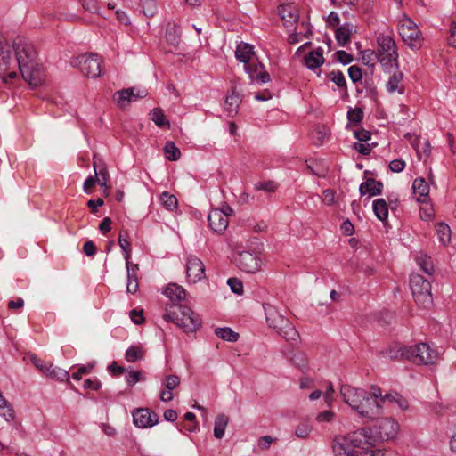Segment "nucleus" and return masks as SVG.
I'll list each match as a JSON object with an SVG mask.
<instances>
[{"instance_id":"nucleus-10","label":"nucleus","mask_w":456,"mask_h":456,"mask_svg":"<svg viewBox=\"0 0 456 456\" xmlns=\"http://www.w3.org/2000/svg\"><path fill=\"white\" fill-rule=\"evenodd\" d=\"M371 393L373 400H376L380 406V415L383 413V408L386 405L396 406L402 411H406L409 408L408 401L397 393H389L383 395L381 389L377 386H371Z\"/></svg>"},{"instance_id":"nucleus-42","label":"nucleus","mask_w":456,"mask_h":456,"mask_svg":"<svg viewBox=\"0 0 456 456\" xmlns=\"http://www.w3.org/2000/svg\"><path fill=\"white\" fill-rule=\"evenodd\" d=\"M143 357V351L141 346H132L126 352V360L128 362H134Z\"/></svg>"},{"instance_id":"nucleus-14","label":"nucleus","mask_w":456,"mask_h":456,"mask_svg":"<svg viewBox=\"0 0 456 456\" xmlns=\"http://www.w3.org/2000/svg\"><path fill=\"white\" fill-rule=\"evenodd\" d=\"M398 430V423L390 418L382 419L376 425V436L381 440H390L395 438Z\"/></svg>"},{"instance_id":"nucleus-38","label":"nucleus","mask_w":456,"mask_h":456,"mask_svg":"<svg viewBox=\"0 0 456 456\" xmlns=\"http://www.w3.org/2000/svg\"><path fill=\"white\" fill-rule=\"evenodd\" d=\"M161 204L169 211H174L178 207L177 199L175 196L167 191H164L160 195Z\"/></svg>"},{"instance_id":"nucleus-33","label":"nucleus","mask_w":456,"mask_h":456,"mask_svg":"<svg viewBox=\"0 0 456 456\" xmlns=\"http://www.w3.org/2000/svg\"><path fill=\"white\" fill-rule=\"evenodd\" d=\"M116 94L118 95L117 104L120 109L126 108L133 102V91L128 90V88L120 90Z\"/></svg>"},{"instance_id":"nucleus-22","label":"nucleus","mask_w":456,"mask_h":456,"mask_svg":"<svg viewBox=\"0 0 456 456\" xmlns=\"http://www.w3.org/2000/svg\"><path fill=\"white\" fill-rule=\"evenodd\" d=\"M304 60L305 66L309 69H315L321 67L324 63L322 49L318 47L317 49L311 51L305 56Z\"/></svg>"},{"instance_id":"nucleus-16","label":"nucleus","mask_w":456,"mask_h":456,"mask_svg":"<svg viewBox=\"0 0 456 456\" xmlns=\"http://www.w3.org/2000/svg\"><path fill=\"white\" fill-rule=\"evenodd\" d=\"M228 212L220 209H212L208 216L209 227L216 233H223L228 227Z\"/></svg>"},{"instance_id":"nucleus-43","label":"nucleus","mask_w":456,"mask_h":456,"mask_svg":"<svg viewBox=\"0 0 456 456\" xmlns=\"http://www.w3.org/2000/svg\"><path fill=\"white\" fill-rule=\"evenodd\" d=\"M313 431L312 425L307 422H301L296 428L295 434L298 438L305 439L309 437L310 434Z\"/></svg>"},{"instance_id":"nucleus-1","label":"nucleus","mask_w":456,"mask_h":456,"mask_svg":"<svg viewBox=\"0 0 456 456\" xmlns=\"http://www.w3.org/2000/svg\"><path fill=\"white\" fill-rule=\"evenodd\" d=\"M12 48L23 79L31 87L43 85L45 76L34 45L28 39L19 36L13 39Z\"/></svg>"},{"instance_id":"nucleus-49","label":"nucleus","mask_w":456,"mask_h":456,"mask_svg":"<svg viewBox=\"0 0 456 456\" xmlns=\"http://www.w3.org/2000/svg\"><path fill=\"white\" fill-rule=\"evenodd\" d=\"M362 116H363L362 110L359 108L351 109L347 112V118H348L349 122L354 123V124L360 123L362 119Z\"/></svg>"},{"instance_id":"nucleus-17","label":"nucleus","mask_w":456,"mask_h":456,"mask_svg":"<svg viewBox=\"0 0 456 456\" xmlns=\"http://www.w3.org/2000/svg\"><path fill=\"white\" fill-rule=\"evenodd\" d=\"M279 14L286 27H291L297 23L299 14L297 6L293 4H282L279 8Z\"/></svg>"},{"instance_id":"nucleus-12","label":"nucleus","mask_w":456,"mask_h":456,"mask_svg":"<svg viewBox=\"0 0 456 456\" xmlns=\"http://www.w3.org/2000/svg\"><path fill=\"white\" fill-rule=\"evenodd\" d=\"M79 65L81 72L88 77H98L101 74V61L96 54H83L72 63Z\"/></svg>"},{"instance_id":"nucleus-47","label":"nucleus","mask_w":456,"mask_h":456,"mask_svg":"<svg viewBox=\"0 0 456 456\" xmlns=\"http://www.w3.org/2000/svg\"><path fill=\"white\" fill-rule=\"evenodd\" d=\"M278 188V185L273 181L260 182L255 184L256 191H265L267 192H274Z\"/></svg>"},{"instance_id":"nucleus-27","label":"nucleus","mask_w":456,"mask_h":456,"mask_svg":"<svg viewBox=\"0 0 456 456\" xmlns=\"http://www.w3.org/2000/svg\"><path fill=\"white\" fill-rule=\"evenodd\" d=\"M229 423V418L225 414H219L215 419L214 436L216 439H222L224 436L226 427Z\"/></svg>"},{"instance_id":"nucleus-59","label":"nucleus","mask_w":456,"mask_h":456,"mask_svg":"<svg viewBox=\"0 0 456 456\" xmlns=\"http://www.w3.org/2000/svg\"><path fill=\"white\" fill-rule=\"evenodd\" d=\"M31 361L34 363V365L45 375H47V372L50 369V365H47L42 360L37 358V356L33 355L31 356Z\"/></svg>"},{"instance_id":"nucleus-5","label":"nucleus","mask_w":456,"mask_h":456,"mask_svg":"<svg viewBox=\"0 0 456 456\" xmlns=\"http://www.w3.org/2000/svg\"><path fill=\"white\" fill-rule=\"evenodd\" d=\"M377 59L386 70L398 69V52L391 34L380 33L377 36Z\"/></svg>"},{"instance_id":"nucleus-4","label":"nucleus","mask_w":456,"mask_h":456,"mask_svg":"<svg viewBox=\"0 0 456 456\" xmlns=\"http://www.w3.org/2000/svg\"><path fill=\"white\" fill-rule=\"evenodd\" d=\"M263 308L266 323L270 329L274 330L288 341H297L298 339L299 334L294 325L275 305L266 302L263 304Z\"/></svg>"},{"instance_id":"nucleus-54","label":"nucleus","mask_w":456,"mask_h":456,"mask_svg":"<svg viewBox=\"0 0 456 456\" xmlns=\"http://www.w3.org/2000/svg\"><path fill=\"white\" fill-rule=\"evenodd\" d=\"M329 77L339 87H342L346 85V79L344 74L341 71H331L329 74Z\"/></svg>"},{"instance_id":"nucleus-34","label":"nucleus","mask_w":456,"mask_h":456,"mask_svg":"<svg viewBox=\"0 0 456 456\" xmlns=\"http://www.w3.org/2000/svg\"><path fill=\"white\" fill-rule=\"evenodd\" d=\"M151 118L155 123V125L159 127L167 126L169 128V122L167 120L166 116L163 110L159 108L153 109L151 113Z\"/></svg>"},{"instance_id":"nucleus-50","label":"nucleus","mask_w":456,"mask_h":456,"mask_svg":"<svg viewBox=\"0 0 456 456\" xmlns=\"http://www.w3.org/2000/svg\"><path fill=\"white\" fill-rule=\"evenodd\" d=\"M164 385L165 388L172 391L180 385V378L177 375H167Z\"/></svg>"},{"instance_id":"nucleus-25","label":"nucleus","mask_w":456,"mask_h":456,"mask_svg":"<svg viewBox=\"0 0 456 456\" xmlns=\"http://www.w3.org/2000/svg\"><path fill=\"white\" fill-rule=\"evenodd\" d=\"M403 78V74L401 71L395 72L388 79L386 85V88L389 93H395L398 91L399 94H403V87L401 82Z\"/></svg>"},{"instance_id":"nucleus-31","label":"nucleus","mask_w":456,"mask_h":456,"mask_svg":"<svg viewBox=\"0 0 456 456\" xmlns=\"http://www.w3.org/2000/svg\"><path fill=\"white\" fill-rule=\"evenodd\" d=\"M439 241L445 245L451 240V229L448 224L439 223L435 226Z\"/></svg>"},{"instance_id":"nucleus-63","label":"nucleus","mask_w":456,"mask_h":456,"mask_svg":"<svg viewBox=\"0 0 456 456\" xmlns=\"http://www.w3.org/2000/svg\"><path fill=\"white\" fill-rule=\"evenodd\" d=\"M448 45L456 48V23L452 22L449 28Z\"/></svg>"},{"instance_id":"nucleus-9","label":"nucleus","mask_w":456,"mask_h":456,"mask_svg":"<svg viewBox=\"0 0 456 456\" xmlns=\"http://www.w3.org/2000/svg\"><path fill=\"white\" fill-rule=\"evenodd\" d=\"M405 352L408 354L407 360L419 365L433 364L439 357L438 352L432 349L427 343H419L409 346V349Z\"/></svg>"},{"instance_id":"nucleus-56","label":"nucleus","mask_w":456,"mask_h":456,"mask_svg":"<svg viewBox=\"0 0 456 456\" xmlns=\"http://www.w3.org/2000/svg\"><path fill=\"white\" fill-rule=\"evenodd\" d=\"M340 22V19H339V16L337 12H331L327 19H326V25L328 28H336L337 26H338Z\"/></svg>"},{"instance_id":"nucleus-28","label":"nucleus","mask_w":456,"mask_h":456,"mask_svg":"<svg viewBox=\"0 0 456 456\" xmlns=\"http://www.w3.org/2000/svg\"><path fill=\"white\" fill-rule=\"evenodd\" d=\"M375 216L380 221H385L388 216V206L384 199H377L372 203Z\"/></svg>"},{"instance_id":"nucleus-36","label":"nucleus","mask_w":456,"mask_h":456,"mask_svg":"<svg viewBox=\"0 0 456 456\" xmlns=\"http://www.w3.org/2000/svg\"><path fill=\"white\" fill-rule=\"evenodd\" d=\"M118 244L124 252V258L128 261L131 256V244L128 240V233L126 231H121L118 236Z\"/></svg>"},{"instance_id":"nucleus-48","label":"nucleus","mask_w":456,"mask_h":456,"mask_svg":"<svg viewBox=\"0 0 456 456\" xmlns=\"http://www.w3.org/2000/svg\"><path fill=\"white\" fill-rule=\"evenodd\" d=\"M264 66L261 63H252V64H245L244 69L248 74L251 80H256V76L258 74L259 70H262Z\"/></svg>"},{"instance_id":"nucleus-35","label":"nucleus","mask_w":456,"mask_h":456,"mask_svg":"<svg viewBox=\"0 0 456 456\" xmlns=\"http://www.w3.org/2000/svg\"><path fill=\"white\" fill-rule=\"evenodd\" d=\"M215 334L222 338L223 340L229 342H235L239 338V334L234 332L231 328H216L215 330Z\"/></svg>"},{"instance_id":"nucleus-39","label":"nucleus","mask_w":456,"mask_h":456,"mask_svg":"<svg viewBox=\"0 0 456 456\" xmlns=\"http://www.w3.org/2000/svg\"><path fill=\"white\" fill-rule=\"evenodd\" d=\"M12 62L11 47L0 51V76L8 70Z\"/></svg>"},{"instance_id":"nucleus-21","label":"nucleus","mask_w":456,"mask_h":456,"mask_svg":"<svg viewBox=\"0 0 456 456\" xmlns=\"http://www.w3.org/2000/svg\"><path fill=\"white\" fill-rule=\"evenodd\" d=\"M241 98L240 94L236 92L235 88H232L224 102V110L230 117H233L237 114Z\"/></svg>"},{"instance_id":"nucleus-3","label":"nucleus","mask_w":456,"mask_h":456,"mask_svg":"<svg viewBox=\"0 0 456 456\" xmlns=\"http://www.w3.org/2000/svg\"><path fill=\"white\" fill-rule=\"evenodd\" d=\"M343 401L360 416L374 419L380 415V406L373 400L371 387L369 391L344 384L340 387Z\"/></svg>"},{"instance_id":"nucleus-52","label":"nucleus","mask_w":456,"mask_h":456,"mask_svg":"<svg viewBox=\"0 0 456 456\" xmlns=\"http://www.w3.org/2000/svg\"><path fill=\"white\" fill-rule=\"evenodd\" d=\"M335 413L331 411H324L318 413L315 417V420L319 423H329L333 420Z\"/></svg>"},{"instance_id":"nucleus-61","label":"nucleus","mask_w":456,"mask_h":456,"mask_svg":"<svg viewBox=\"0 0 456 456\" xmlns=\"http://www.w3.org/2000/svg\"><path fill=\"white\" fill-rule=\"evenodd\" d=\"M322 202L328 206L335 203V191L332 190H325L322 192Z\"/></svg>"},{"instance_id":"nucleus-8","label":"nucleus","mask_w":456,"mask_h":456,"mask_svg":"<svg viewBox=\"0 0 456 456\" xmlns=\"http://www.w3.org/2000/svg\"><path fill=\"white\" fill-rule=\"evenodd\" d=\"M399 34L403 41L412 50L422 46L423 37L417 24L408 17H403L399 23Z\"/></svg>"},{"instance_id":"nucleus-46","label":"nucleus","mask_w":456,"mask_h":456,"mask_svg":"<svg viewBox=\"0 0 456 456\" xmlns=\"http://www.w3.org/2000/svg\"><path fill=\"white\" fill-rule=\"evenodd\" d=\"M227 284L229 285L231 290L237 294V295H242L243 294V284L240 280L237 278H229L227 280Z\"/></svg>"},{"instance_id":"nucleus-19","label":"nucleus","mask_w":456,"mask_h":456,"mask_svg":"<svg viewBox=\"0 0 456 456\" xmlns=\"http://www.w3.org/2000/svg\"><path fill=\"white\" fill-rule=\"evenodd\" d=\"M412 191L418 202L427 203L429 193V186L424 178L419 177L413 181Z\"/></svg>"},{"instance_id":"nucleus-44","label":"nucleus","mask_w":456,"mask_h":456,"mask_svg":"<svg viewBox=\"0 0 456 456\" xmlns=\"http://www.w3.org/2000/svg\"><path fill=\"white\" fill-rule=\"evenodd\" d=\"M360 59L364 65L373 66L374 61L377 59V53L371 49H366L360 52Z\"/></svg>"},{"instance_id":"nucleus-55","label":"nucleus","mask_w":456,"mask_h":456,"mask_svg":"<svg viewBox=\"0 0 456 456\" xmlns=\"http://www.w3.org/2000/svg\"><path fill=\"white\" fill-rule=\"evenodd\" d=\"M348 76L354 83L359 82L362 77V70L357 66H350L348 69Z\"/></svg>"},{"instance_id":"nucleus-32","label":"nucleus","mask_w":456,"mask_h":456,"mask_svg":"<svg viewBox=\"0 0 456 456\" xmlns=\"http://www.w3.org/2000/svg\"><path fill=\"white\" fill-rule=\"evenodd\" d=\"M46 376L61 382L69 381V374L66 370L56 366L53 367L52 364L50 365V369Z\"/></svg>"},{"instance_id":"nucleus-60","label":"nucleus","mask_w":456,"mask_h":456,"mask_svg":"<svg viewBox=\"0 0 456 456\" xmlns=\"http://www.w3.org/2000/svg\"><path fill=\"white\" fill-rule=\"evenodd\" d=\"M141 372L135 370H130L126 375V380L130 386H134L140 380Z\"/></svg>"},{"instance_id":"nucleus-58","label":"nucleus","mask_w":456,"mask_h":456,"mask_svg":"<svg viewBox=\"0 0 456 456\" xmlns=\"http://www.w3.org/2000/svg\"><path fill=\"white\" fill-rule=\"evenodd\" d=\"M354 147L358 152H360L363 155L370 154L371 151V146L370 143H368V142H354Z\"/></svg>"},{"instance_id":"nucleus-2","label":"nucleus","mask_w":456,"mask_h":456,"mask_svg":"<svg viewBox=\"0 0 456 456\" xmlns=\"http://www.w3.org/2000/svg\"><path fill=\"white\" fill-rule=\"evenodd\" d=\"M370 432L362 428L346 436H336L331 442L335 456H383V452L375 448Z\"/></svg>"},{"instance_id":"nucleus-23","label":"nucleus","mask_w":456,"mask_h":456,"mask_svg":"<svg viewBox=\"0 0 456 456\" xmlns=\"http://www.w3.org/2000/svg\"><path fill=\"white\" fill-rule=\"evenodd\" d=\"M164 294L174 303H179L186 297L185 289L176 283L168 284L164 290Z\"/></svg>"},{"instance_id":"nucleus-6","label":"nucleus","mask_w":456,"mask_h":456,"mask_svg":"<svg viewBox=\"0 0 456 456\" xmlns=\"http://www.w3.org/2000/svg\"><path fill=\"white\" fill-rule=\"evenodd\" d=\"M164 319L174 322L184 332H193L200 324L195 313L191 308L181 305L171 306L164 314Z\"/></svg>"},{"instance_id":"nucleus-40","label":"nucleus","mask_w":456,"mask_h":456,"mask_svg":"<svg viewBox=\"0 0 456 456\" xmlns=\"http://www.w3.org/2000/svg\"><path fill=\"white\" fill-rule=\"evenodd\" d=\"M166 38L171 45H178L180 41V29L175 24H168L166 30Z\"/></svg>"},{"instance_id":"nucleus-57","label":"nucleus","mask_w":456,"mask_h":456,"mask_svg":"<svg viewBox=\"0 0 456 456\" xmlns=\"http://www.w3.org/2000/svg\"><path fill=\"white\" fill-rule=\"evenodd\" d=\"M405 161L402 159H394L389 163V168L391 171L399 173L405 168Z\"/></svg>"},{"instance_id":"nucleus-11","label":"nucleus","mask_w":456,"mask_h":456,"mask_svg":"<svg viewBox=\"0 0 456 456\" xmlns=\"http://www.w3.org/2000/svg\"><path fill=\"white\" fill-rule=\"evenodd\" d=\"M236 264L240 270L256 273L261 270L263 259L258 253L245 250L238 254Z\"/></svg>"},{"instance_id":"nucleus-64","label":"nucleus","mask_w":456,"mask_h":456,"mask_svg":"<svg viewBox=\"0 0 456 456\" xmlns=\"http://www.w3.org/2000/svg\"><path fill=\"white\" fill-rule=\"evenodd\" d=\"M273 442V438L270 436H264L260 437L257 441V446L261 450H266L270 447L271 444Z\"/></svg>"},{"instance_id":"nucleus-30","label":"nucleus","mask_w":456,"mask_h":456,"mask_svg":"<svg viewBox=\"0 0 456 456\" xmlns=\"http://www.w3.org/2000/svg\"><path fill=\"white\" fill-rule=\"evenodd\" d=\"M290 362L301 371H305L308 370V358L305 353L304 352L297 351L293 353V354L290 357Z\"/></svg>"},{"instance_id":"nucleus-13","label":"nucleus","mask_w":456,"mask_h":456,"mask_svg":"<svg viewBox=\"0 0 456 456\" xmlns=\"http://www.w3.org/2000/svg\"><path fill=\"white\" fill-rule=\"evenodd\" d=\"M186 275L189 282L196 283L205 278V265L196 256L186 258Z\"/></svg>"},{"instance_id":"nucleus-18","label":"nucleus","mask_w":456,"mask_h":456,"mask_svg":"<svg viewBox=\"0 0 456 456\" xmlns=\"http://www.w3.org/2000/svg\"><path fill=\"white\" fill-rule=\"evenodd\" d=\"M356 33V26L353 23H345L335 30V37L339 46H344L350 42L351 36Z\"/></svg>"},{"instance_id":"nucleus-41","label":"nucleus","mask_w":456,"mask_h":456,"mask_svg":"<svg viewBox=\"0 0 456 456\" xmlns=\"http://www.w3.org/2000/svg\"><path fill=\"white\" fill-rule=\"evenodd\" d=\"M417 263L427 274L430 275L433 273L434 266L430 256H428L426 254L420 253L417 256Z\"/></svg>"},{"instance_id":"nucleus-29","label":"nucleus","mask_w":456,"mask_h":456,"mask_svg":"<svg viewBox=\"0 0 456 456\" xmlns=\"http://www.w3.org/2000/svg\"><path fill=\"white\" fill-rule=\"evenodd\" d=\"M97 161H98V158H97L96 154H94V158H93V167H94V173H95L94 176L97 179V183L102 187H106L108 177H109L107 168L105 167H99Z\"/></svg>"},{"instance_id":"nucleus-53","label":"nucleus","mask_w":456,"mask_h":456,"mask_svg":"<svg viewBox=\"0 0 456 456\" xmlns=\"http://www.w3.org/2000/svg\"><path fill=\"white\" fill-rule=\"evenodd\" d=\"M94 368V363H89L87 364L86 366L85 365H82L78 368L77 371V372H74L72 374V378L76 380H80L82 379V376L84 374H88L90 373L93 369Z\"/></svg>"},{"instance_id":"nucleus-24","label":"nucleus","mask_w":456,"mask_h":456,"mask_svg":"<svg viewBox=\"0 0 456 456\" xmlns=\"http://www.w3.org/2000/svg\"><path fill=\"white\" fill-rule=\"evenodd\" d=\"M254 47L253 45L241 42L237 45L236 51H235V56L237 60L243 62L244 65L248 64L250 61L252 55L254 54L253 51Z\"/></svg>"},{"instance_id":"nucleus-15","label":"nucleus","mask_w":456,"mask_h":456,"mask_svg":"<svg viewBox=\"0 0 456 456\" xmlns=\"http://www.w3.org/2000/svg\"><path fill=\"white\" fill-rule=\"evenodd\" d=\"M133 419L136 427L146 428L156 425L159 422V416L147 408H139L133 411Z\"/></svg>"},{"instance_id":"nucleus-26","label":"nucleus","mask_w":456,"mask_h":456,"mask_svg":"<svg viewBox=\"0 0 456 456\" xmlns=\"http://www.w3.org/2000/svg\"><path fill=\"white\" fill-rule=\"evenodd\" d=\"M409 349V346H403L401 344H393L385 351V356L393 360L397 358H404L407 360V354L405 351Z\"/></svg>"},{"instance_id":"nucleus-45","label":"nucleus","mask_w":456,"mask_h":456,"mask_svg":"<svg viewBox=\"0 0 456 456\" xmlns=\"http://www.w3.org/2000/svg\"><path fill=\"white\" fill-rule=\"evenodd\" d=\"M138 290V281L137 275L133 273L129 269V273L127 274V284H126V291L127 293L134 294Z\"/></svg>"},{"instance_id":"nucleus-37","label":"nucleus","mask_w":456,"mask_h":456,"mask_svg":"<svg viewBox=\"0 0 456 456\" xmlns=\"http://www.w3.org/2000/svg\"><path fill=\"white\" fill-rule=\"evenodd\" d=\"M164 152L166 158L170 161H176L181 157V151L179 148L171 141L166 142Z\"/></svg>"},{"instance_id":"nucleus-7","label":"nucleus","mask_w":456,"mask_h":456,"mask_svg":"<svg viewBox=\"0 0 456 456\" xmlns=\"http://www.w3.org/2000/svg\"><path fill=\"white\" fill-rule=\"evenodd\" d=\"M410 285L416 304L419 307L429 308L433 305L430 282L420 274L413 273L411 275Z\"/></svg>"},{"instance_id":"nucleus-20","label":"nucleus","mask_w":456,"mask_h":456,"mask_svg":"<svg viewBox=\"0 0 456 456\" xmlns=\"http://www.w3.org/2000/svg\"><path fill=\"white\" fill-rule=\"evenodd\" d=\"M383 184L373 178H368L364 183H362L359 187V191L362 196L368 194L370 197L379 195L382 191Z\"/></svg>"},{"instance_id":"nucleus-62","label":"nucleus","mask_w":456,"mask_h":456,"mask_svg":"<svg viewBox=\"0 0 456 456\" xmlns=\"http://www.w3.org/2000/svg\"><path fill=\"white\" fill-rule=\"evenodd\" d=\"M337 59L341 63L346 65L353 61V57L351 54L347 53L346 52L340 50L336 53Z\"/></svg>"},{"instance_id":"nucleus-51","label":"nucleus","mask_w":456,"mask_h":456,"mask_svg":"<svg viewBox=\"0 0 456 456\" xmlns=\"http://www.w3.org/2000/svg\"><path fill=\"white\" fill-rule=\"evenodd\" d=\"M425 204V206L419 208V216L422 220L430 221L434 216V209L431 206L428 205V202Z\"/></svg>"}]
</instances>
